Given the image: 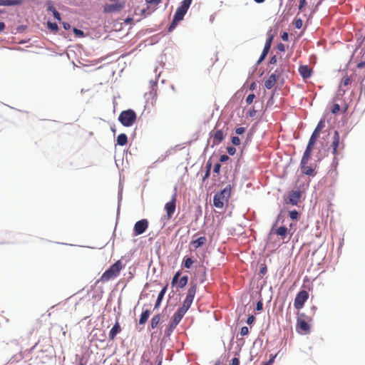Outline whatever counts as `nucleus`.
I'll return each instance as SVG.
<instances>
[{
  "instance_id": "obj_7",
  "label": "nucleus",
  "mask_w": 365,
  "mask_h": 365,
  "mask_svg": "<svg viewBox=\"0 0 365 365\" xmlns=\"http://www.w3.org/2000/svg\"><path fill=\"white\" fill-rule=\"evenodd\" d=\"M110 1L114 2L113 4H106L103 6V13L105 14H113L118 13L125 6V1H120L119 0H109Z\"/></svg>"
},
{
  "instance_id": "obj_49",
  "label": "nucleus",
  "mask_w": 365,
  "mask_h": 365,
  "mask_svg": "<svg viewBox=\"0 0 365 365\" xmlns=\"http://www.w3.org/2000/svg\"><path fill=\"white\" fill-rule=\"evenodd\" d=\"M325 127V118L322 117L319 121L318 122L316 128H318L322 131V130Z\"/></svg>"
},
{
  "instance_id": "obj_11",
  "label": "nucleus",
  "mask_w": 365,
  "mask_h": 365,
  "mask_svg": "<svg viewBox=\"0 0 365 365\" xmlns=\"http://www.w3.org/2000/svg\"><path fill=\"white\" fill-rule=\"evenodd\" d=\"M309 298V293L306 290H300L296 295L294 301V307L296 309H302Z\"/></svg>"
},
{
  "instance_id": "obj_14",
  "label": "nucleus",
  "mask_w": 365,
  "mask_h": 365,
  "mask_svg": "<svg viewBox=\"0 0 365 365\" xmlns=\"http://www.w3.org/2000/svg\"><path fill=\"white\" fill-rule=\"evenodd\" d=\"M46 9L47 12H50L52 14L53 18L56 19L58 22L61 21V14L56 10L54 6L53 2L51 1H48L46 3Z\"/></svg>"
},
{
  "instance_id": "obj_18",
  "label": "nucleus",
  "mask_w": 365,
  "mask_h": 365,
  "mask_svg": "<svg viewBox=\"0 0 365 365\" xmlns=\"http://www.w3.org/2000/svg\"><path fill=\"white\" fill-rule=\"evenodd\" d=\"M297 329H300L304 334H308L310 332V325L306 320L302 319L300 317H297Z\"/></svg>"
},
{
  "instance_id": "obj_39",
  "label": "nucleus",
  "mask_w": 365,
  "mask_h": 365,
  "mask_svg": "<svg viewBox=\"0 0 365 365\" xmlns=\"http://www.w3.org/2000/svg\"><path fill=\"white\" fill-rule=\"evenodd\" d=\"M123 198V188L119 187L118 193V208H117V217H118L120 214V202Z\"/></svg>"
},
{
  "instance_id": "obj_4",
  "label": "nucleus",
  "mask_w": 365,
  "mask_h": 365,
  "mask_svg": "<svg viewBox=\"0 0 365 365\" xmlns=\"http://www.w3.org/2000/svg\"><path fill=\"white\" fill-rule=\"evenodd\" d=\"M122 269V262L120 259L117 260L111 264L101 275V279L103 282H108L116 277Z\"/></svg>"
},
{
  "instance_id": "obj_58",
  "label": "nucleus",
  "mask_w": 365,
  "mask_h": 365,
  "mask_svg": "<svg viewBox=\"0 0 365 365\" xmlns=\"http://www.w3.org/2000/svg\"><path fill=\"white\" fill-rule=\"evenodd\" d=\"M240 334L242 336H247L249 334V329L247 327L244 326L240 329Z\"/></svg>"
},
{
  "instance_id": "obj_44",
  "label": "nucleus",
  "mask_w": 365,
  "mask_h": 365,
  "mask_svg": "<svg viewBox=\"0 0 365 365\" xmlns=\"http://www.w3.org/2000/svg\"><path fill=\"white\" fill-rule=\"evenodd\" d=\"M277 355V354H271L269 356V359L267 361L263 362L261 365H272L274 362Z\"/></svg>"
},
{
  "instance_id": "obj_13",
  "label": "nucleus",
  "mask_w": 365,
  "mask_h": 365,
  "mask_svg": "<svg viewBox=\"0 0 365 365\" xmlns=\"http://www.w3.org/2000/svg\"><path fill=\"white\" fill-rule=\"evenodd\" d=\"M210 136L213 138L212 145H211L212 148L220 144L225 138V135L222 129L217 130L215 132L212 130L210 133Z\"/></svg>"
},
{
  "instance_id": "obj_57",
  "label": "nucleus",
  "mask_w": 365,
  "mask_h": 365,
  "mask_svg": "<svg viewBox=\"0 0 365 365\" xmlns=\"http://www.w3.org/2000/svg\"><path fill=\"white\" fill-rule=\"evenodd\" d=\"M246 131V128L245 127H238L235 130V133L237 135H242Z\"/></svg>"
},
{
  "instance_id": "obj_35",
  "label": "nucleus",
  "mask_w": 365,
  "mask_h": 365,
  "mask_svg": "<svg viewBox=\"0 0 365 365\" xmlns=\"http://www.w3.org/2000/svg\"><path fill=\"white\" fill-rule=\"evenodd\" d=\"M160 319H161L160 314H155L152 317V319L150 320V328L152 329H154L158 327V325L160 321Z\"/></svg>"
},
{
  "instance_id": "obj_8",
  "label": "nucleus",
  "mask_w": 365,
  "mask_h": 365,
  "mask_svg": "<svg viewBox=\"0 0 365 365\" xmlns=\"http://www.w3.org/2000/svg\"><path fill=\"white\" fill-rule=\"evenodd\" d=\"M184 315L179 312L178 311H176L172 318V321L168 324V327L165 329L164 332V337H170L175 327L178 326V324L180 322L181 319Z\"/></svg>"
},
{
  "instance_id": "obj_28",
  "label": "nucleus",
  "mask_w": 365,
  "mask_h": 365,
  "mask_svg": "<svg viewBox=\"0 0 365 365\" xmlns=\"http://www.w3.org/2000/svg\"><path fill=\"white\" fill-rule=\"evenodd\" d=\"M157 72H158V67H156L155 69V79H151L149 81L150 90L151 89L157 90V84H158V79H159V78L160 76L161 71H159L158 73H157Z\"/></svg>"
},
{
  "instance_id": "obj_19",
  "label": "nucleus",
  "mask_w": 365,
  "mask_h": 365,
  "mask_svg": "<svg viewBox=\"0 0 365 365\" xmlns=\"http://www.w3.org/2000/svg\"><path fill=\"white\" fill-rule=\"evenodd\" d=\"M345 145L344 141L340 142V135L338 130H334V135L332 137V142L331 144V148H341L343 149L344 148Z\"/></svg>"
},
{
  "instance_id": "obj_46",
  "label": "nucleus",
  "mask_w": 365,
  "mask_h": 365,
  "mask_svg": "<svg viewBox=\"0 0 365 365\" xmlns=\"http://www.w3.org/2000/svg\"><path fill=\"white\" fill-rule=\"evenodd\" d=\"M303 20L300 18H297L294 21V27L297 29H300L302 27Z\"/></svg>"
},
{
  "instance_id": "obj_9",
  "label": "nucleus",
  "mask_w": 365,
  "mask_h": 365,
  "mask_svg": "<svg viewBox=\"0 0 365 365\" xmlns=\"http://www.w3.org/2000/svg\"><path fill=\"white\" fill-rule=\"evenodd\" d=\"M157 90L151 89L149 92L144 94L145 103L144 110H148L149 113L150 108L155 105L157 101Z\"/></svg>"
},
{
  "instance_id": "obj_36",
  "label": "nucleus",
  "mask_w": 365,
  "mask_h": 365,
  "mask_svg": "<svg viewBox=\"0 0 365 365\" xmlns=\"http://www.w3.org/2000/svg\"><path fill=\"white\" fill-rule=\"evenodd\" d=\"M155 10H156L155 7H152V6L147 4V6L145 8L141 9L140 12L141 15H143L144 16H147L148 15H150Z\"/></svg>"
},
{
  "instance_id": "obj_24",
  "label": "nucleus",
  "mask_w": 365,
  "mask_h": 365,
  "mask_svg": "<svg viewBox=\"0 0 365 365\" xmlns=\"http://www.w3.org/2000/svg\"><path fill=\"white\" fill-rule=\"evenodd\" d=\"M278 79L275 74H270L268 78L264 81V87L268 90L272 89Z\"/></svg>"
},
{
  "instance_id": "obj_5",
  "label": "nucleus",
  "mask_w": 365,
  "mask_h": 365,
  "mask_svg": "<svg viewBox=\"0 0 365 365\" xmlns=\"http://www.w3.org/2000/svg\"><path fill=\"white\" fill-rule=\"evenodd\" d=\"M197 290V284H192L187 290L185 299L182 302V305L179 307L177 311L185 315L188 309L190 308L193 299L195 298V295Z\"/></svg>"
},
{
  "instance_id": "obj_59",
  "label": "nucleus",
  "mask_w": 365,
  "mask_h": 365,
  "mask_svg": "<svg viewBox=\"0 0 365 365\" xmlns=\"http://www.w3.org/2000/svg\"><path fill=\"white\" fill-rule=\"evenodd\" d=\"M350 83H351V79L349 76L343 78L341 81V84L344 86H348Z\"/></svg>"
},
{
  "instance_id": "obj_37",
  "label": "nucleus",
  "mask_w": 365,
  "mask_h": 365,
  "mask_svg": "<svg viewBox=\"0 0 365 365\" xmlns=\"http://www.w3.org/2000/svg\"><path fill=\"white\" fill-rule=\"evenodd\" d=\"M46 27L48 29H49L51 32L56 34L59 31V27L58 24L56 22H53L51 21H48L46 22Z\"/></svg>"
},
{
  "instance_id": "obj_40",
  "label": "nucleus",
  "mask_w": 365,
  "mask_h": 365,
  "mask_svg": "<svg viewBox=\"0 0 365 365\" xmlns=\"http://www.w3.org/2000/svg\"><path fill=\"white\" fill-rule=\"evenodd\" d=\"M288 215L291 220H297L298 218L299 217L300 213L297 210H292L289 211Z\"/></svg>"
},
{
  "instance_id": "obj_25",
  "label": "nucleus",
  "mask_w": 365,
  "mask_h": 365,
  "mask_svg": "<svg viewBox=\"0 0 365 365\" xmlns=\"http://www.w3.org/2000/svg\"><path fill=\"white\" fill-rule=\"evenodd\" d=\"M150 314H151V312L150 309H145L142 312L140 316V318H139V321H138V323L140 325H144L148 318L150 317Z\"/></svg>"
},
{
  "instance_id": "obj_31",
  "label": "nucleus",
  "mask_w": 365,
  "mask_h": 365,
  "mask_svg": "<svg viewBox=\"0 0 365 365\" xmlns=\"http://www.w3.org/2000/svg\"><path fill=\"white\" fill-rule=\"evenodd\" d=\"M270 48H271L269 46H264V48L261 53V55H260L259 58H258V60L257 61L256 66H259L266 58Z\"/></svg>"
},
{
  "instance_id": "obj_6",
  "label": "nucleus",
  "mask_w": 365,
  "mask_h": 365,
  "mask_svg": "<svg viewBox=\"0 0 365 365\" xmlns=\"http://www.w3.org/2000/svg\"><path fill=\"white\" fill-rule=\"evenodd\" d=\"M277 223V221L274 224V225L272 227L269 233L267 236V240L268 242H271L274 237L276 235L277 237H279L282 240H284L285 238L287 237V232L288 230L287 227L284 225H282L277 229H275V225Z\"/></svg>"
},
{
  "instance_id": "obj_52",
  "label": "nucleus",
  "mask_w": 365,
  "mask_h": 365,
  "mask_svg": "<svg viewBox=\"0 0 365 365\" xmlns=\"http://www.w3.org/2000/svg\"><path fill=\"white\" fill-rule=\"evenodd\" d=\"M340 106L339 104L338 103H334L333 105V106L331 107V112L333 113V114H336L339 112L340 110Z\"/></svg>"
},
{
  "instance_id": "obj_55",
  "label": "nucleus",
  "mask_w": 365,
  "mask_h": 365,
  "mask_svg": "<svg viewBox=\"0 0 365 365\" xmlns=\"http://www.w3.org/2000/svg\"><path fill=\"white\" fill-rule=\"evenodd\" d=\"M267 272V267L265 264H262L259 269V274L261 276L264 275Z\"/></svg>"
},
{
  "instance_id": "obj_47",
  "label": "nucleus",
  "mask_w": 365,
  "mask_h": 365,
  "mask_svg": "<svg viewBox=\"0 0 365 365\" xmlns=\"http://www.w3.org/2000/svg\"><path fill=\"white\" fill-rule=\"evenodd\" d=\"M27 29L26 25H19L16 28V31L13 32L14 34H22L25 31V30Z\"/></svg>"
},
{
  "instance_id": "obj_61",
  "label": "nucleus",
  "mask_w": 365,
  "mask_h": 365,
  "mask_svg": "<svg viewBox=\"0 0 365 365\" xmlns=\"http://www.w3.org/2000/svg\"><path fill=\"white\" fill-rule=\"evenodd\" d=\"M307 6V0H299V10L302 11Z\"/></svg>"
},
{
  "instance_id": "obj_42",
  "label": "nucleus",
  "mask_w": 365,
  "mask_h": 365,
  "mask_svg": "<svg viewBox=\"0 0 365 365\" xmlns=\"http://www.w3.org/2000/svg\"><path fill=\"white\" fill-rule=\"evenodd\" d=\"M73 33L75 34L76 37L77 38H83L85 37V33L81 29H79L76 27H73L72 29Z\"/></svg>"
},
{
  "instance_id": "obj_50",
  "label": "nucleus",
  "mask_w": 365,
  "mask_h": 365,
  "mask_svg": "<svg viewBox=\"0 0 365 365\" xmlns=\"http://www.w3.org/2000/svg\"><path fill=\"white\" fill-rule=\"evenodd\" d=\"M162 1V0H146L147 4L155 7Z\"/></svg>"
},
{
  "instance_id": "obj_2",
  "label": "nucleus",
  "mask_w": 365,
  "mask_h": 365,
  "mask_svg": "<svg viewBox=\"0 0 365 365\" xmlns=\"http://www.w3.org/2000/svg\"><path fill=\"white\" fill-rule=\"evenodd\" d=\"M232 186L228 184L223 189L217 192L213 196V205L217 208H222L224 202L228 200L231 195Z\"/></svg>"
},
{
  "instance_id": "obj_1",
  "label": "nucleus",
  "mask_w": 365,
  "mask_h": 365,
  "mask_svg": "<svg viewBox=\"0 0 365 365\" xmlns=\"http://www.w3.org/2000/svg\"><path fill=\"white\" fill-rule=\"evenodd\" d=\"M192 0H182L178 7L177 8L174 15L173 20L168 27L167 31L168 33L173 32L175 29L177 27L178 24L183 21L185 16L186 15L190 5L192 4Z\"/></svg>"
},
{
  "instance_id": "obj_34",
  "label": "nucleus",
  "mask_w": 365,
  "mask_h": 365,
  "mask_svg": "<svg viewBox=\"0 0 365 365\" xmlns=\"http://www.w3.org/2000/svg\"><path fill=\"white\" fill-rule=\"evenodd\" d=\"M272 29L269 28V29L267 32V39L264 43V46H269L271 48L272 41L274 38V34L272 33Z\"/></svg>"
},
{
  "instance_id": "obj_29",
  "label": "nucleus",
  "mask_w": 365,
  "mask_h": 365,
  "mask_svg": "<svg viewBox=\"0 0 365 365\" xmlns=\"http://www.w3.org/2000/svg\"><path fill=\"white\" fill-rule=\"evenodd\" d=\"M128 143V136L125 133H120L117 136L116 144L124 146Z\"/></svg>"
},
{
  "instance_id": "obj_22",
  "label": "nucleus",
  "mask_w": 365,
  "mask_h": 365,
  "mask_svg": "<svg viewBox=\"0 0 365 365\" xmlns=\"http://www.w3.org/2000/svg\"><path fill=\"white\" fill-rule=\"evenodd\" d=\"M121 331V327L118 321L113 324V327L109 331L108 338L110 340H113L117 334H118Z\"/></svg>"
},
{
  "instance_id": "obj_3",
  "label": "nucleus",
  "mask_w": 365,
  "mask_h": 365,
  "mask_svg": "<svg viewBox=\"0 0 365 365\" xmlns=\"http://www.w3.org/2000/svg\"><path fill=\"white\" fill-rule=\"evenodd\" d=\"M137 118L136 112L133 109L128 108L120 113L118 120L122 125L129 128L135 123Z\"/></svg>"
},
{
  "instance_id": "obj_17",
  "label": "nucleus",
  "mask_w": 365,
  "mask_h": 365,
  "mask_svg": "<svg viewBox=\"0 0 365 365\" xmlns=\"http://www.w3.org/2000/svg\"><path fill=\"white\" fill-rule=\"evenodd\" d=\"M313 260L318 264H326L328 261L327 252H312Z\"/></svg>"
},
{
  "instance_id": "obj_20",
  "label": "nucleus",
  "mask_w": 365,
  "mask_h": 365,
  "mask_svg": "<svg viewBox=\"0 0 365 365\" xmlns=\"http://www.w3.org/2000/svg\"><path fill=\"white\" fill-rule=\"evenodd\" d=\"M168 284H165L162 289L160 291V292L158 293V295L157 297V299L155 301V305H154V310L155 309H158L160 307V304L162 303V301L164 298V296L168 290Z\"/></svg>"
},
{
  "instance_id": "obj_23",
  "label": "nucleus",
  "mask_w": 365,
  "mask_h": 365,
  "mask_svg": "<svg viewBox=\"0 0 365 365\" xmlns=\"http://www.w3.org/2000/svg\"><path fill=\"white\" fill-rule=\"evenodd\" d=\"M212 167V158H210L207 160V161L206 162V164H205V174L202 177V182H205L210 178V173H211Z\"/></svg>"
},
{
  "instance_id": "obj_56",
  "label": "nucleus",
  "mask_w": 365,
  "mask_h": 365,
  "mask_svg": "<svg viewBox=\"0 0 365 365\" xmlns=\"http://www.w3.org/2000/svg\"><path fill=\"white\" fill-rule=\"evenodd\" d=\"M220 170H221L220 163H215L213 167V173L215 174L219 175L220 173Z\"/></svg>"
},
{
  "instance_id": "obj_21",
  "label": "nucleus",
  "mask_w": 365,
  "mask_h": 365,
  "mask_svg": "<svg viewBox=\"0 0 365 365\" xmlns=\"http://www.w3.org/2000/svg\"><path fill=\"white\" fill-rule=\"evenodd\" d=\"M25 0H0V6H19Z\"/></svg>"
},
{
  "instance_id": "obj_26",
  "label": "nucleus",
  "mask_w": 365,
  "mask_h": 365,
  "mask_svg": "<svg viewBox=\"0 0 365 365\" xmlns=\"http://www.w3.org/2000/svg\"><path fill=\"white\" fill-rule=\"evenodd\" d=\"M312 151L305 149L300 162V167H304L311 159Z\"/></svg>"
},
{
  "instance_id": "obj_43",
  "label": "nucleus",
  "mask_w": 365,
  "mask_h": 365,
  "mask_svg": "<svg viewBox=\"0 0 365 365\" xmlns=\"http://www.w3.org/2000/svg\"><path fill=\"white\" fill-rule=\"evenodd\" d=\"M180 274H181V272L180 271H178L176 272L173 278H172V280H171V286L173 287L176 285V283H177V281L180 279Z\"/></svg>"
},
{
  "instance_id": "obj_38",
  "label": "nucleus",
  "mask_w": 365,
  "mask_h": 365,
  "mask_svg": "<svg viewBox=\"0 0 365 365\" xmlns=\"http://www.w3.org/2000/svg\"><path fill=\"white\" fill-rule=\"evenodd\" d=\"M193 263H194V260L192 259V257L185 256L183 258L182 266L185 268L190 269L192 267Z\"/></svg>"
},
{
  "instance_id": "obj_60",
  "label": "nucleus",
  "mask_w": 365,
  "mask_h": 365,
  "mask_svg": "<svg viewBox=\"0 0 365 365\" xmlns=\"http://www.w3.org/2000/svg\"><path fill=\"white\" fill-rule=\"evenodd\" d=\"M255 321V317L254 315L252 314H250L248 316V317L247 318V324H249V325H251Z\"/></svg>"
},
{
  "instance_id": "obj_62",
  "label": "nucleus",
  "mask_w": 365,
  "mask_h": 365,
  "mask_svg": "<svg viewBox=\"0 0 365 365\" xmlns=\"http://www.w3.org/2000/svg\"><path fill=\"white\" fill-rule=\"evenodd\" d=\"M284 68H277L272 74H275L279 78L284 72Z\"/></svg>"
},
{
  "instance_id": "obj_45",
  "label": "nucleus",
  "mask_w": 365,
  "mask_h": 365,
  "mask_svg": "<svg viewBox=\"0 0 365 365\" xmlns=\"http://www.w3.org/2000/svg\"><path fill=\"white\" fill-rule=\"evenodd\" d=\"M230 141L235 146H238L240 145V138L237 135H232L230 138Z\"/></svg>"
},
{
  "instance_id": "obj_41",
  "label": "nucleus",
  "mask_w": 365,
  "mask_h": 365,
  "mask_svg": "<svg viewBox=\"0 0 365 365\" xmlns=\"http://www.w3.org/2000/svg\"><path fill=\"white\" fill-rule=\"evenodd\" d=\"M317 139H314V138L310 137L305 149L309 150L310 151H313V148L315 145V144L317 143Z\"/></svg>"
},
{
  "instance_id": "obj_64",
  "label": "nucleus",
  "mask_w": 365,
  "mask_h": 365,
  "mask_svg": "<svg viewBox=\"0 0 365 365\" xmlns=\"http://www.w3.org/2000/svg\"><path fill=\"white\" fill-rule=\"evenodd\" d=\"M230 159L229 156L225 155V154H223V155H221L219 158V161L220 163H226L227 161H228Z\"/></svg>"
},
{
  "instance_id": "obj_16",
  "label": "nucleus",
  "mask_w": 365,
  "mask_h": 365,
  "mask_svg": "<svg viewBox=\"0 0 365 365\" xmlns=\"http://www.w3.org/2000/svg\"><path fill=\"white\" fill-rule=\"evenodd\" d=\"M302 195V191L299 190H292L289 193L288 195V203L292 205H296Z\"/></svg>"
},
{
  "instance_id": "obj_51",
  "label": "nucleus",
  "mask_w": 365,
  "mask_h": 365,
  "mask_svg": "<svg viewBox=\"0 0 365 365\" xmlns=\"http://www.w3.org/2000/svg\"><path fill=\"white\" fill-rule=\"evenodd\" d=\"M255 98V95L254 93H250L247 97H246V99H245V101H246V103L247 105H250L251 103H252L254 99Z\"/></svg>"
},
{
  "instance_id": "obj_27",
  "label": "nucleus",
  "mask_w": 365,
  "mask_h": 365,
  "mask_svg": "<svg viewBox=\"0 0 365 365\" xmlns=\"http://www.w3.org/2000/svg\"><path fill=\"white\" fill-rule=\"evenodd\" d=\"M328 261L327 264H335L339 257V252H327Z\"/></svg>"
},
{
  "instance_id": "obj_10",
  "label": "nucleus",
  "mask_w": 365,
  "mask_h": 365,
  "mask_svg": "<svg viewBox=\"0 0 365 365\" xmlns=\"http://www.w3.org/2000/svg\"><path fill=\"white\" fill-rule=\"evenodd\" d=\"M175 192L172 195L171 199L169 202H166L164 206V210L167 213V217H172L176 209L177 201V187H174Z\"/></svg>"
},
{
  "instance_id": "obj_15",
  "label": "nucleus",
  "mask_w": 365,
  "mask_h": 365,
  "mask_svg": "<svg viewBox=\"0 0 365 365\" xmlns=\"http://www.w3.org/2000/svg\"><path fill=\"white\" fill-rule=\"evenodd\" d=\"M298 71L304 80L309 78L313 73L312 69L308 65H300Z\"/></svg>"
},
{
  "instance_id": "obj_54",
  "label": "nucleus",
  "mask_w": 365,
  "mask_h": 365,
  "mask_svg": "<svg viewBox=\"0 0 365 365\" xmlns=\"http://www.w3.org/2000/svg\"><path fill=\"white\" fill-rule=\"evenodd\" d=\"M320 133L321 130L315 128L310 137L317 140L320 135Z\"/></svg>"
},
{
  "instance_id": "obj_12",
  "label": "nucleus",
  "mask_w": 365,
  "mask_h": 365,
  "mask_svg": "<svg viewBox=\"0 0 365 365\" xmlns=\"http://www.w3.org/2000/svg\"><path fill=\"white\" fill-rule=\"evenodd\" d=\"M149 225V222L147 219H141L137 221L133 227V234L134 235H140L143 234L145 230L148 229Z\"/></svg>"
},
{
  "instance_id": "obj_48",
  "label": "nucleus",
  "mask_w": 365,
  "mask_h": 365,
  "mask_svg": "<svg viewBox=\"0 0 365 365\" xmlns=\"http://www.w3.org/2000/svg\"><path fill=\"white\" fill-rule=\"evenodd\" d=\"M163 245V242L160 240H158L155 242L154 247L150 248V251H153L154 249L155 251H159L161 250Z\"/></svg>"
},
{
  "instance_id": "obj_32",
  "label": "nucleus",
  "mask_w": 365,
  "mask_h": 365,
  "mask_svg": "<svg viewBox=\"0 0 365 365\" xmlns=\"http://www.w3.org/2000/svg\"><path fill=\"white\" fill-rule=\"evenodd\" d=\"M188 280H189L188 276L184 275L182 277H181L180 279H179L177 281L175 286H177V287L179 289H182L187 284Z\"/></svg>"
},
{
  "instance_id": "obj_30",
  "label": "nucleus",
  "mask_w": 365,
  "mask_h": 365,
  "mask_svg": "<svg viewBox=\"0 0 365 365\" xmlns=\"http://www.w3.org/2000/svg\"><path fill=\"white\" fill-rule=\"evenodd\" d=\"M300 168L302 173L305 175L314 177L316 175L314 169L311 166H307V165H305L304 167H300Z\"/></svg>"
},
{
  "instance_id": "obj_53",
  "label": "nucleus",
  "mask_w": 365,
  "mask_h": 365,
  "mask_svg": "<svg viewBox=\"0 0 365 365\" xmlns=\"http://www.w3.org/2000/svg\"><path fill=\"white\" fill-rule=\"evenodd\" d=\"M227 152L229 155L233 156L236 153V148L234 146L230 145L227 148Z\"/></svg>"
},
{
  "instance_id": "obj_63",
  "label": "nucleus",
  "mask_w": 365,
  "mask_h": 365,
  "mask_svg": "<svg viewBox=\"0 0 365 365\" xmlns=\"http://www.w3.org/2000/svg\"><path fill=\"white\" fill-rule=\"evenodd\" d=\"M171 217H167V213L164 215H163L160 218V222L163 224L162 227L165 225L167 222L170 219Z\"/></svg>"
},
{
  "instance_id": "obj_33",
  "label": "nucleus",
  "mask_w": 365,
  "mask_h": 365,
  "mask_svg": "<svg viewBox=\"0 0 365 365\" xmlns=\"http://www.w3.org/2000/svg\"><path fill=\"white\" fill-rule=\"evenodd\" d=\"M206 238L205 237H199L196 240L191 242V245L195 249L200 247L205 242Z\"/></svg>"
}]
</instances>
